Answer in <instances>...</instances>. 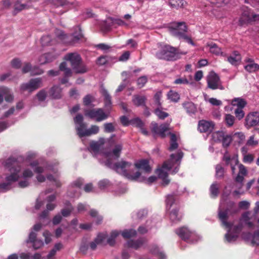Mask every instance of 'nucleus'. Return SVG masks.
Returning a JSON list of instances; mask_svg holds the SVG:
<instances>
[{"mask_svg": "<svg viewBox=\"0 0 259 259\" xmlns=\"http://www.w3.org/2000/svg\"><path fill=\"white\" fill-rule=\"evenodd\" d=\"M112 23L113 25H117L118 26H124L125 27H128L130 22H126L120 19H115L113 20Z\"/></svg>", "mask_w": 259, "mask_h": 259, "instance_id": "4d7b16f0", "label": "nucleus"}, {"mask_svg": "<svg viewBox=\"0 0 259 259\" xmlns=\"http://www.w3.org/2000/svg\"><path fill=\"white\" fill-rule=\"evenodd\" d=\"M104 131L106 133H111L115 131L114 125L112 123H106L104 124Z\"/></svg>", "mask_w": 259, "mask_h": 259, "instance_id": "680f3d73", "label": "nucleus"}, {"mask_svg": "<svg viewBox=\"0 0 259 259\" xmlns=\"http://www.w3.org/2000/svg\"><path fill=\"white\" fill-rule=\"evenodd\" d=\"M47 97V93L45 90H41L36 95V99L39 102L44 101Z\"/></svg>", "mask_w": 259, "mask_h": 259, "instance_id": "603ef678", "label": "nucleus"}, {"mask_svg": "<svg viewBox=\"0 0 259 259\" xmlns=\"http://www.w3.org/2000/svg\"><path fill=\"white\" fill-rule=\"evenodd\" d=\"M146 100V98L144 96L135 95L132 101L134 105L140 106L145 105Z\"/></svg>", "mask_w": 259, "mask_h": 259, "instance_id": "2f4dec72", "label": "nucleus"}, {"mask_svg": "<svg viewBox=\"0 0 259 259\" xmlns=\"http://www.w3.org/2000/svg\"><path fill=\"white\" fill-rule=\"evenodd\" d=\"M119 234L120 233L116 230L112 231L110 236L107 239V243L110 245H113L115 242V238L119 235Z\"/></svg>", "mask_w": 259, "mask_h": 259, "instance_id": "79ce46f5", "label": "nucleus"}, {"mask_svg": "<svg viewBox=\"0 0 259 259\" xmlns=\"http://www.w3.org/2000/svg\"><path fill=\"white\" fill-rule=\"evenodd\" d=\"M207 46L209 48V51L211 53L216 55H221L222 56L226 57L227 55L225 53L223 52L221 49L219 48L216 44L214 43L208 44Z\"/></svg>", "mask_w": 259, "mask_h": 259, "instance_id": "c85d7f7f", "label": "nucleus"}, {"mask_svg": "<svg viewBox=\"0 0 259 259\" xmlns=\"http://www.w3.org/2000/svg\"><path fill=\"white\" fill-rule=\"evenodd\" d=\"M73 69L77 73H83L88 71L87 66L81 61L80 63L73 68Z\"/></svg>", "mask_w": 259, "mask_h": 259, "instance_id": "58836bf2", "label": "nucleus"}, {"mask_svg": "<svg viewBox=\"0 0 259 259\" xmlns=\"http://www.w3.org/2000/svg\"><path fill=\"white\" fill-rule=\"evenodd\" d=\"M29 71H31L32 75H39L43 73V71L39 68H34L32 70L31 69V65L29 63L25 64L24 66L22 68V71L25 73Z\"/></svg>", "mask_w": 259, "mask_h": 259, "instance_id": "cd10ccee", "label": "nucleus"}, {"mask_svg": "<svg viewBox=\"0 0 259 259\" xmlns=\"http://www.w3.org/2000/svg\"><path fill=\"white\" fill-rule=\"evenodd\" d=\"M222 141L223 147H227L230 144L232 141V138L229 135H225Z\"/></svg>", "mask_w": 259, "mask_h": 259, "instance_id": "338daca9", "label": "nucleus"}, {"mask_svg": "<svg viewBox=\"0 0 259 259\" xmlns=\"http://www.w3.org/2000/svg\"><path fill=\"white\" fill-rule=\"evenodd\" d=\"M162 97V93L161 92L159 91L156 93L154 96V103L153 106L154 108L161 107V98Z\"/></svg>", "mask_w": 259, "mask_h": 259, "instance_id": "c9c22d12", "label": "nucleus"}, {"mask_svg": "<svg viewBox=\"0 0 259 259\" xmlns=\"http://www.w3.org/2000/svg\"><path fill=\"white\" fill-rule=\"evenodd\" d=\"M208 87L212 90L223 89L219 76L215 72H210L207 77Z\"/></svg>", "mask_w": 259, "mask_h": 259, "instance_id": "f8f14e48", "label": "nucleus"}, {"mask_svg": "<svg viewBox=\"0 0 259 259\" xmlns=\"http://www.w3.org/2000/svg\"><path fill=\"white\" fill-rule=\"evenodd\" d=\"M50 94L53 98H60L62 96V90L59 87L54 86L51 89Z\"/></svg>", "mask_w": 259, "mask_h": 259, "instance_id": "72a5a7b5", "label": "nucleus"}, {"mask_svg": "<svg viewBox=\"0 0 259 259\" xmlns=\"http://www.w3.org/2000/svg\"><path fill=\"white\" fill-rule=\"evenodd\" d=\"M95 99L93 96L91 95H87L83 99V104L85 105H89L94 101Z\"/></svg>", "mask_w": 259, "mask_h": 259, "instance_id": "69168bd1", "label": "nucleus"}, {"mask_svg": "<svg viewBox=\"0 0 259 259\" xmlns=\"http://www.w3.org/2000/svg\"><path fill=\"white\" fill-rule=\"evenodd\" d=\"M225 201L226 199L223 196L220 202L218 215L222 224L226 228L229 229L225 236L226 241L228 243H233L238 238L239 234L242 229L243 223L249 228L253 227V223L251 221L250 212H245L242 214L238 225H234L228 223L227 221L229 208H227L224 211L222 210L225 206Z\"/></svg>", "mask_w": 259, "mask_h": 259, "instance_id": "f03ea898", "label": "nucleus"}, {"mask_svg": "<svg viewBox=\"0 0 259 259\" xmlns=\"http://www.w3.org/2000/svg\"><path fill=\"white\" fill-rule=\"evenodd\" d=\"M243 237L245 239L250 240L253 245H259V231L255 232L253 235L244 234Z\"/></svg>", "mask_w": 259, "mask_h": 259, "instance_id": "a878e982", "label": "nucleus"}, {"mask_svg": "<svg viewBox=\"0 0 259 259\" xmlns=\"http://www.w3.org/2000/svg\"><path fill=\"white\" fill-rule=\"evenodd\" d=\"M175 201V198L174 195H169L167 196L166 199V207L167 208L170 209L173 203Z\"/></svg>", "mask_w": 259, "mask_h": 259, "instance_id": "0e129e2a", "label": "nucleus"}, {"mask_svg": "<svg viewBox=\"0 0 259 259\" xmlns=\"http://www.w3.org/2000/svg\"><path fill=\"white\" fill-rule=\"evenodd\" d=\"M52 40L50 35H45L41 37V42L42 46H48L53 44Z\"/></svg>", "mask_w": 259, "mask_h": 259, "instance_id": "6e6d98bb", "label": "nucleus"}, {"mask_svg": "<svg viewBox=\"0 0 259 259\" xmlns=\"http://www.w3.org/2000/svg\"><path fill=\"white\" fill-rule=\"evenodd\" d=\"M42 86V80L40 78L30 79L28 82L21 85L20 90L22 92L27 91L31 93Z\"/></svg>", "mask_w": 259, "mask_h": 259, "instance_id": "9d476101", "label": "nucleus"}, {"mask_svg": "<svg viewBox=\"0 0 259 259\" xmlns=\"http://www.w3.org/2000/svg\"><path fill=\"white\" fill-rule=\"evenodd\" d=\"M135 165L136 168L142 170L141 172H139L142 174L141 176H144L146 174L149 173L151 169L148 164V161L146 160H140L137 162Z\"/></svg>", "mask_w": 259, "mask_h": 259, "instance_id": "a211bd4d", "label": "nucleus"}, {"mask_svg": "<svg viewBox=\"0 0 259 259\" xmlns=\"http://www.w3.org/2000/svg\"><path fill=\"white\" fill-rule=\"evenodd\" d=\"M122 149V145L121 144H117L115 146L112 152L104 153L103 157L106 159V161H104L105 164H106L108 160L112 162V159H116L118 158L120 156Z\"/></svg>", "mask_w": 259, "mask_h": 259, "instance_id": "4468645a", "label": "nucleus"}, {"mask_svg": "<svg viewBox=\"0 0 259 259\" xmlns=\"http://www.w3.org/2000/svg\"><path fill=\"white\" fill-rule=\"evenodd\" d=\"M31 7V5L28 4H21L20 1H17L14 5V12L18 13Z\"/></svg>", "mask_w": 259, "mask_h": 259, "instance_id": "7c9ffc66", "label": "nucleus"}, {"mask_svg": "<svg viewBox=\"0 0 259 259\" xmlns=\"http://www.w3.org/2000/svg\"><path fill=\"white\" fill-rule=\"evenodd\" d=\"M83 116L81 114H77L74 119L75 128L80 138L87 136L85 133L88 132V129L86 128L87 125L83 122Z\"/></svg>", "mask_w": 259, "mask_h": 259, "instance_id": "9b49d317", "label": "nucleus"}, {"mask_svg": "<svg viewBox=\"0 0 259 259\" xmlns=\"http://www.w3.org/2000/svg\"><path fill=\"white\" fill-rule=\"evenodd\" d=\"M60 70L64 72V74L66 77L70 76L72 74L71 70L70 68L67 67V64L66 62H62L59 66Z\"/></svg>", "mask_w": 259, "mask_h": 259, "instance_id": "a18cd8bd", "label": "nucleus"}, {"mask_svg": "<svg viewBox=\"0 0 259 259\" xmlns=\"http://www.w3.org/2000/svg\"><path fill=\"white\" fill-rule=\"evenodd\" d=\"M99 132V127L96 125H93L90 128L88 129V132L86 133V136H89L92 135H95Z\"/></svg>", "mask_w": 259, "mask_h": 259, "instance_id": "5fc2aeb1", "label": "nucleus"}, {"mask_svg": "<svg viewBox=\"0 0 259 259\" xmlns=\"http://www.w3.org/2000/svg\"><path fill=\"white\" fill-rule=\"evenodd\" d=\"M215 175L218 178H222L224 174V169L221 165L218 164L215 167Z\"/></svg>", "mask_w": 259, "mask_h": 259, "instance_id": "13d9d810", "label": "nucleus"}, {"mask_svg": "<svg viewBox=\"0 0 259 259\" xmlns=\"http://www.w3.org/2000/svg\"><path fill=\"white\" fill-rule=\"evenodd\" d=\"M223 160L226 162V165H230L232 174L235 172V166L238 164V160L237 157H233L231 158L230 156L226 153L223 158Z\"/></svg>", "mask_w": 259, "mask_h": 259, "instance_id": "4be33fe9", "label": "nucleus"}, {"mask_svg": "<svg viewBox=\"0 0 259 259\" xmlns=\"http://www.w3.org/2000/svg\"><path fill=\"white\" fill-rule=\"evenodd\" d=\"M183 156L182 151H179L176 154H172L168 160L165 161L161 168L156 170V174L159 178L162 179V185L164 186L168 185L170 182L167 179L168 171L172 170L171 174H175L179 170L181 160Z\"/></svg>", "mask_w": 259, "mask_h": 259, "instance_id": "7ed1b4c3", "label": "nucleus"}, {"mask_svg": "<svg viewBox=\"0 0 259 259\" xmlns=\"http://www.w3.org/2000/svg\"><path fill=\"white\" fill-rule=\"evenodd\" d=\"M258 144V141L254 139L253 135L250 136L247 140L246 144L249 146L255 147Z\"/></svg>", "mask_w": 259, "mask_h": 259, "instance_id": "052dcab7", "label": "nucleus"}, {"mask_svg": "<svg viewBox=\"0 0 259 259\" xmlns=\"http://www.w3.org/2000/svg\"><path fill=\"white\" fill-rule=\"evenodd\" d=\"M233 107H236L237 108H243L246 105V101L241 98H236L232 100L231 102Z\"/></svg>", "mask_w": 259, "mask_h": 259, "instance_id": "c756f323", "label": "nucleus"}, {"mask_svg": "<svg viewBox=\"0 0 259 259\" xmlns=\"http://www.w3.org/2000/svg\"><path fill=\"white\" fill-rule=\"evenodd\" d=\"M55 33L56 36L60 41L66 44L75 43L83 36L81 29L79 26H76L75 28V32L69 36L66 35L63 31L59 29H56Z\"/></svg>", "mask_w": 259, "mask_h": 259, "instance_id": "0eeeda50", "label": "nucleus"}, {"mask_svg": "<svg viewBox=\"0 0 259 259\" xmlns=\"http://www.w3.org/2000/svg\"><path fill=\"white\" fill-rule=\"evenodd\" d=\"M4 166L10 172V175L6 176L5 182L0 183V191L5 192L11 188L13 183L19 181L18 185L21 188H25L29 185V179L33 175L32 170L38 174L36 179L40 183L46 181V177L41 174L46 171H51L54 175L49 174L47 175V179L50 182H53L54 185L59 188L62 184L59 180V175L57 173V169L52 165H49L46 167H41L38 165L36 161L31 162L29 165L24 166L21 165L14 158L7 159L4 164Z\"/></svg>", "mask_w": 259, "mask_h": 259, "instance_id": "f257e3e1", "label": "nucleus"}, {"mask_svg": "<svg viewBox=\"0 0 259 259\" xmlns=\"http://www.w3.org/2000/svg\"><path fill=\"white\" fill-rule=\"evenodd\" d=\"M85 115L96 121L100 122L107 119L108 115L102 108H95L87 110Z\"/></svg>", "mask_w": 259, "mask_h": 259, "instance_id": "1a4fd4ad", "label": "nucleus"}, {"mask_svg": "<svg viewBox=\"0 0 259 259\" xmlns=\"http://www.w3.org/2000/svg\"><path fill=\"white\" fill-rule=\"evenodd\" d=\"M156 56L159 59L174 61L180 58V54L176 48L164 45L161 46L160 50L156 53Z\"/></svg>", "mask_w": 259, "mask_h": 259, "instance_id": "39448f33", "label": "nucleus"}, {"mask_svg": "<svg viewBox=\"0 0 259 259\" xmlns=\"http://www.w3.org/2000/svg\"><path fill=\"white\" fill-rule=\"evenodd\" d=\"M226 123L228 126H231L233 125L235 117L230 114H226L225 118Z\"/></svg>", "mask_w": 259, "mask_h": 259, "instance_id": "bf43d9fd", "label": "nucleus"}, {"mask_svg": "<svg viewBox=\"0 0 259 259\" xmlns=\"http://www.w3.org/2000/svg\"><path fill=\"white\" fill-rule=\"evenodd\" d=\"M225 135V133L223 131H218L212 133V139L216 142H221Z\"/></svg>", "mask_w": 259, "mask_h": 259, "instance_id": "a19ab883", "label": "nucleus"}, {"mask_svg": "<svg viewBox=\"0 0 259 259\" xmlns=\"http://www.w3.org/2000/svg\"><path fill=\"white\" fill-rule=\"evenodd\" d=\"M105 143V139L101 138L97 142H92L90 144V149L95 155L103 156L104 153L99 152V150Z\"/></svg>", "mask_w": 259, "mask_h": 259, "instance_id": "aec40b11", "label": "nucleus"}, {"mask_svg": "<svg viewBox=\"0 0 259 259\" xmlns=\"http://www.w3.org/2000/svg\"><path fill=\"white\" fill-rule=\"evenodd\" d=\"M144 242L145 241L143 239H140L136 241L130 240L127 242V246L130 247L137 249L141 247L144 243Z\"/></svg>", "mask_w": 259, "mask_h": 259, "instance_id": "473e14b6", "label": "nucleus"}, {"mask_svg": "<svg viewBox=\"0 0 259 259\" xmlns=\"http://www.w3.org/2000/svg\"><path fill=\"white\" fill-rule=\"evenodd\" d=\"M176 233L182 239L189 242H194V239L197 237L196 234L185 227L180 228L176 231Z\"/></svg>", "mask_w": 259, "mask_h": 259, "instance_id": "ddd939ff", "label": "nucleus"}, {"mask_svg": "<svg viewBox=\"0 0 259 259\" xmlns=\"http://www.w3.org/2000/svg\"><path fill=\"white\" fill-rule=\"evenodd\" d=\"M239 172L235 178V181L239 184V188L243 186L244 177L247 175V170L243 164H238Z\"/></svg>", "mask_w": 259, "mask_h": 259, "instance_id": "f3484780", "label": "nucleus"}, {"mask_svg": "<svg viewBox=\"0 0 259 259\" xmlns=\"http://www.w3.org/2000/svg\"><path fill=\"white\" fill-rule=\"evenodd\" d=\"M259 122V112L249 113L245 118V126L247 128L256 125Z\"/></svg>", "mask_w": 259, "mask_h": 259, "instance_id": "2eb2a0df", "label": "nucleus"}, {"mask_svg": "<svg viewBox=\"0 0 259 259\" xmlns=\"http://www.w3.org/2000/svg\"><path fill=\"white\" fill-rule=\"evenodd\" d=\"M241 57L240 54L237 51H234L227 58V61L233 65H237L241 61Z\"/></svg>", "mask_w": 259, "mask_h": 259, "instance_id": "bb28decb", "label": "nucleus"}, {"mask_svg": "<svg viewBox=\"0 0 259 259\" xmlns=\"http://www.w3.org/2000/svg\"><path fill=\"white\" fill-rule=\"evenodd\" d=\"M183 106L187 112L189 113H194L196 110L195 105L192 102H186L183 104Z\"/></svg>", "mask_w": 259, "mask_h": 259, "instance_id": "37998d69", "label": "nucleus"}, {"mask_svg": "<svg viewBox=\"0 0 259 259\" xmlns=\"http://www.w3.org/2000/svg\"><path fill=\"white\" fill-rule=\"evenodd\" d=\"M4 98L8 102H11L14 99L13 95L10 90L8 88L1 87H0V104L3 102Z\"/></svg>", "mask_w": 259, "mask_h": 259, "instance_id": "dca6fc26", "label": "nucleus"}, {"mask_svg": "<svg viewBox=\"0 0 259 259\" xmlns=\"http://www.w3.org/2000/svg\"><path fill=\"white\" fill-rule=\"evenodd\" d=\"M54 59L53 55L50 53L45 54L40 56L38 59V62L40 64L51 62Z\"/></svg>", "mask_w": 259, "mask_h": 259, "instance_id": "f704fd0d", "label": "nucleus"}, {"mask_svg": "<svg viewBox=\"0 0 259 259\" xmlns=\"http://www.w3.org/2000/svg\"><path fill=\"white\" fill-rule=\"evenodd\" d=\"M73 209V207L67 202L66 204V207L62 209L61 213L63 217H67L70 215Z\"/></svg>", "mask_w": 259, "mask_h": 259, "instance_id": "09e8293b", "label": "nucleus"}, {"mask_svg": "<svg viewBox=\"0 0 259 259\" xmlns=\"http://www.w3.org/2000/svg\"><path fill=\"white\" fill-rule=\"evenodd\" d=\"M210 192L211 197L215 198L218 195L219 193V186L216 183H213L210 186Z\"/></svg>", "mask_w": 259, "mask_h": 259, "instance_id": "49530a36", "label": "nucleus"}, {"mask_svg": "<svg viewBox=\"0 0 259 259\" xmlns=\"http://www.w3.org/2000/svg\"><path fill=\"white\" fill-rule=\"evenodd\" d=\"M110 185L109 181L107 180H103L98 183V186L101 189H104Z\"/></svg>", "mask_w": 259, "mask_h": 259, "instance_id": "774afa93", "label": "nucleus"}, {"mask_svg": "<svg viewBox=\"0 0 259 259\" xmlns=\"http://www.w3.org/2000/svg\"><path fill=\"white\" fill-rule=\"evenodd\" d=\"M170 142L169 150L171 151L176 149L178 147V144L177 143V137L174 134H170Z\"/></svg>", "mask_w": 259, "mask_h": 259, "instance_id": "e433bc0d", "label": "nucleus"}, {"mask_svg": "<svg viewBox=\"0 0 259 259\" xmlns=\"http://www.w3.org/2000/svg\"><path fill=\"white\" fill-rule=\"evenodd\" d=\"M90 215L95 219V222L97 224H100L103 220L102 216L98 214V212L95 209H92L90 211Z\"/></svg>", "mask_w": 259, "mask_h": 259, "instance_id": "de8ad7c7", "label": "nucleus"}, {"mask_svg": "<svg viewBox=\"0 0 259 259\" xmlns=\"http://www.w3.org/2000/svg\"><path fill=\"white\" fill-rule=\"evenodd\" d=\"M106 165L113 169L118 173L123 175L129 180L139 181H142L144 180L143 177H140L141 174L139 171L136 172L134 175L132 174V170L134 166L129 162L121 160L113 164L112 162L108 160L106 162Z\"/></svg>", "mask_w": 259, "mask_h": 259, "instance_id": "20e7f679", "label": "nucleus"}, {"mask_svg": "<svg viewBox=\"0 0 259 259\" xmlns=\"http://www.w3.org/2000/svg\"><path fill=\"white\" fill-rule=\"evenodd\" d=\"M136 231L133 229L125 230L122 232V236L124 238H129L135 236Z\"/></svg>", "mask_w": 259, "mask_h": 259, "instance_id": "864d4df0", "label": "nucleus"}, {"mask_svg": "<svg viewBox=\"0 0 259 259\" xmlns=\"http://www.w3.org/2000/svg\"><path fill=\"white\" fill-rule=\"evenodd\" d=\"M106 233L99 234L94 241L90 243V247L92 249L94 250L96 248L97 245L103 244L105 239L107 238Z\"/></svg>", "mask_w": 259, "mask_h": 259, "instance_id": "393cba45", "label": "nucleus"}, {"mask_svg": "<svg viewBox=\"0 0 259 259\" xmlns=\"http://www.w3.org/2000/svg\"><path fill=\"white\" fill-rule=\"evenodd\" d=\"M167 97L168 99L172 102H177L180 99V96L179 94L172 91H170L167 94Z\"/></svg>", "mask_w": 259, "mask_h": 259, "instance_id": "8fccbe9b", "label": "nucleus"}, {"mask_svg": "<svg viewBox=\"0 0 259 259\" xmlns=\"http://www.w3.org/2000/svg\"><path fill=\"white\" fill-rule=\"evenodd\" d=\"M244 69L248 72L252 73L259 70V65L254 62L252 59H247L245 61Z\"/></svg>", "mask_w": 259, "mask_h": 259, "instance_id": "5701e85b", "label": "nucleus"}, {"mask_svg": "<svg viewBox=\"0 0 259 259\" xmlns=\"http://www.w3.org/2000/svg\"><path fill=\"white\" fill-rule=\"evenodd\" d=\"M65 59L70 62L72 68L81 61L80 55L76 53L68 54L65 56Z\"/></svg>", "mask_w": 259, "mask_h": 259, "instance_id": "412c9836", "label": "nucleus"}, {"mask_svg": "<svg viewBox=\"0 0 259 259\" xmlns=\"http://www.w3.org/2000/svg\"><path fill=\"white\" fill-rule=\"evenodd\" d=\"M187 30V26L184 22L174 23L169 27L170 32L172 35L180 39L183 38L188 43L194 45V44L191 38L185 34Z\"/></svg>", "mask_w": 259, "mask_h": 259, "instance_id": "423d86ee", "label": "nucleus"}, {"mask_svg": "<svg viewBox=\"0 0 259 259\" xmlns=\"http://www.w3.org/2000/svg\"><path fill=\"white\" fill-rule=\"evenodd\" d=\"M154 112L158 118L162 119H164L168 115L167 113L162 111L161 107L155 108Z\"/></svg>", "mask_w": 259, "mask_h": 259, "instance_id": "3c124183", "label": "nucleus"}, {"mask_svg": "<svg viewBox=\"0 0 259 259\" xmlns=\"http://www.w3.org/2000/svg\"><path fill=\"white\" fill-rule=\"evenodd\" d=\"M257 20H259V13L255 14L247 7L243 8V12L239 20L240 26Z\"/></svg>", "mask_w": 259, "mask_h": 259, "instance_id": "6e6552de", "label": "nucleus"}, {"mask_svg": "<svg viewBox=\"0 0 259 259\" xmlns=\"http://www.w3.org/2000/svg\"><path fill=\"white\" fill-rule=\"evenodd\" d=\"M182 218L181 215L178 213V210L176 209L172 210L170 213V219L174 222L177 223Z\"/></svg>", "mask_w": 259, "mask_h": 259, "instance_id": "c03bdc74", "label": "nucleus"}, {"mask_svg": "<svg viewBox=\"0 0 259 259\" xmlns=\"http://www.w3.org/2000/svg\"><path fill=\"white\" fill-rule=\"evenodd\" d=\"M254 155L251 154H246L243 155V161L244 163H251L254 160Z\"/></svg>", "mask_w": 259, "mask_h": 259, "instance_id": "e2e57ef3", "label": "nucleus"}, {"mask_svg": "<svg viewBox=\"0 0 259 259\" xmlns=\"http://www.w3.org/2000/svg\"><path fill=\"white\" fill-rule=\"evenodd\" d=\"M169 124L167 123L162 124L158 126L157 124L153 127L152 131L155 134L159 135L161 138L165 137V132L168 130Z\"/></svg>", "mask_w": 259, "mask_h": 259, "instance_id": "b1692460", "label": "nucleus"}, {"mask_svg": "<svg viewBox=\"0 0 259 259\" xmlns=\"http://www.w3.org/2000/svg\"><path fill=\"white\" fill-rule=\"evenodd\" d=\"M56 204L54 203H52L51 202H48L47 204V210H44L40 215V218L41 219H45L47 217L49 214L48 211L53 210L56 207Z\"/></svg>", "mask_w": 259, "mask_h": 259, "instance_id": "ea45409f", "label": "nucleus"}, {"mask_svg": "<svg viewBox=\"0 0 259 259\" xmlns=\"http://www.w3.org/2000/svg\"><path fill=\"white\" fill-rule=\"evenodd\" d=\"M169 4L172 8H179L185 6L186 3L183 0H169Z\"/></svg>", "mask_w": 259, "mask_h": 259, "instance_id": "4c0bfd02", "label": "nucleus"}, {"mask_svg": "<svg viewBox=\"0 0 259 259\" xmlns=\"http://www.w3.org/2000/svg\"><path fill=\"white\" fill-rule=\"evenodd\" d=\"M213 122L202 120L199 122L198 129L201 133L210 132L213 129Z\"/></svg>", "mask_w": 259, "mask_h": 259, "instance_id": "6ab92c4d", "label": "nucleus"}]
</instances>
